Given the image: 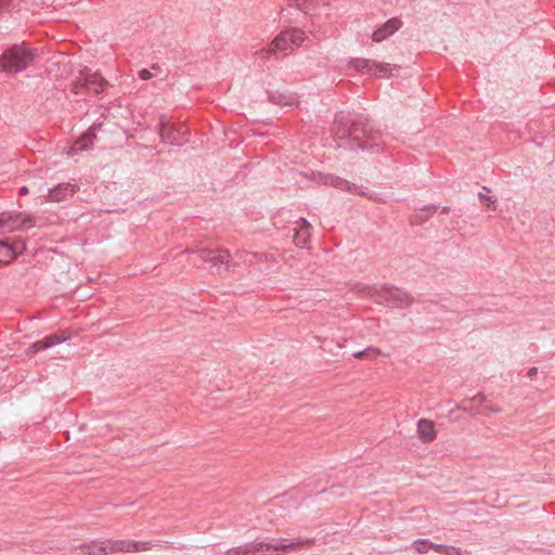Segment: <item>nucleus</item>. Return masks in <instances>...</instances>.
I'll use <instances>...</instances> for the list:
<instances>
[{
  "instance_id": "obj_1",
  "label": "nucleus",
  "mask_w": 555,
  "mask_h": 555,
  "mask_svg": "<svg viewBox=\"0 0 555 555\" xmlns=\"http://www.w3.org/2000/svg\"><path fill=\"white\" fill-rule=\"evenodd\" d=\"M334 138L339 147L351 151L372 150L383 143L380 131L367 118L344 113L335 116Z\"/></svg>"
},
{
  "instance_id": "obj_2",
  "label": "nucleus",
  "mask_w": 555,
  "mask_h": 555,
  "mask_svg": "<svg viewBox=\"0 0 555 555\" xmlns=\"http://www.w3.org/2000/svg\"><path fill=\"white\" fill-rule=\"evenodd\" d=\"M314 543V539L305 538L296 539L289 543H286V539H267L264 541L255 540L249 543L237 546L238 554L241 555H266L273 551H293L304 547H309Z\"/></svg>"
},
{
  "instance_id": "obj_3",
  "label": "nucleus",
  "mask_w": 555,
  "mask_h": 555,
  "mask_svg": "<svg viewBox=\"0 0 555 555\" xmlns=\"http://www.w3.org/2000/svg\"><path fill=\"white\" fill-rule=\"evenodd\" d=\"M38 56V50L25 44H14L3 52L0 57V68L10 74L23 72Z\"/></svg>"
},
{
  "instance_id": "obj_4",
  "label": "nucleus",
  "mask_w": 555,
  "mask_h": 555,
  "mask_svg": "<svg viewBox=\"0 0 555 555\" xmlns=\"http://www.w3.org/2000/svg\"><path fill=\"white\" fill-rule=\"evenodd\" d=\"M348 65L360 74H367L379 78L398 76L400 66L379 63L369 59H350Z\"/></svg>"
},
{
  "instance_id": "obj_5",
  "label": "nucleus",
  "mask_w": 555,
  "mask_h": 555,
  "mask_svg": "<svg viewBox=\"0 0 555 555\" xmlns=\"http://www.w3.org/2000/svg\"><path fill=\"white\" fill-rule=\"evenodd\" d=\"M106 86L107 80L100 74H85L81 72L73 81L72 90L77 95H83L87 93L98 94L103 92Z\"/></svg>"
},
{
  "instance_id": "obj_6",
  "label": "nucleus",
  "mask_w": 555,
  "mask_h": 555,
  "mask_svg": "<svg viewBox=\"0 0 555 555\" xmlns=\"http://www.w3.org/2000/svg\"><path fill=\"white\" fill-rule=\"evenodd\" d=\"M376 301L390 307L403 309L412 304L413 298L409 293L398 287L383 286L376 292Z\"/></svg>"
},
{
  "instance_id": "obj_7",
  "label": "nucleus",
  "mask_w": 555,
  "mask_h": 555,
  "mask_svg": "<svg viewBox=\"0 0 555 555\" xmlns=\"http://www.w3.org/2000/svg\"><path fill=\"white\" fill-rule=\"evenodd\" d=\"M158 133L163 142L171 145L182 146L189 142V134L185 127L169 124L164 117H160Z\"/></svg>"
},
{
  "instance_id": "obj_8",
  "label": "nucleus",
  "mask_w": 555,
  "mask_h": 555,
  "mask_svg": "<svg viewBox=\"0 0 555 555\" xmlns=\"http://www.w3.org/2000/svg\"><path fill=\"white\" fill-rule=\"evenodd\" d=\"M186 253L196 254L197 259L201 263L207 264L209 269L216 268L220 271V266L225 264V269L230 268V254L227 249H208L201 248L197 250L186 249Z\"/></svg>"
},
{
  "instance_id": "obj_9",
  "label": "nucleus",
  "mask_w": 555,
  "mask_h": 555,
  "mask_svg": "<svg viewBox=\"0 0 555 555\" xmlns=\"http://www.w3.org/2000/svg\"><path fill=\"white\" fill-rule=\"evenodd\" d=\"M306 39V35L301 29L293 28L282 31L272 41V46L276 51L282 53L292 52L295 48L299 47Z\"/></svg>"
},
{
  "instance_id": "obj_10",
  "label": "nucleus",
  "mask_w": 555,
  "mask_h": 555,
  "mask_svg": "<svg viewBox=\"0 0 555 555\" xmlns=\"http://www.w3.org/2000/svg\"><path fill=\"white\" fill-rule=\"evenodd\" d=\"M125 543L118 540L93 541L89 544H82L78 547L77 555H107L121 552Z\"/></svg>"
},
{
  "instance_id": "obj_11",
  "label": "nucleus",
  "mask_w": 555,
  "mask_h": 555,
  "mask_svg": "<svg viewBox=\"0 0 555 555\" xmlns=\"http://www.w3.org/2000/svg\"><path fill=\"white\" fill-rule=\"evenodd\" d=\"M34 227L30 217L22 212H1L0 214V231L12 232L16 230L29 229Z\"/></svg>"
},
{
  "instance_id": "obj_12",
  "label": "nucleus",
  "mask_w": 555,
  "mask_h": 555,
  "mask_svg": "<svg viewBox=\"0 0 555 555\" xmlns=\"http://www.w3.org/2000/svg\"><path fill=\"white\" fill-rule=\"evenodd\" d=\"M25 249L26 243L24 240H16L12 244L7 241H0V264L10 263Z\"/></svg>"
},
{
  "instance_id": "obj_13",
  "label": "nucleus",
  "mask_w": 555,
  "mask_h": 555,
  "mask_svg": "<svg viewBox=\"0 0 555 555\" xmlns=\"http://www.w3.org/2000/svg\"><path fill=\"white\" fill-rule=\"evenodd\" d=\"M321 182L325 185H330L341 191H347L352 194H364L361 188L357 184L331 173L322 175Z\"/></svg>"
},
{
  "instance_id": "obj_14",
  "label": "nucleus",
  "mask_w": 555,
  "mask_h": 555,
  "mask_svg": "<svg viewBox=\"0 0 555 555\" xmlns=\"http://www.w3.org/2000/svg\"><path fill=\"white\" fill-rule=\"evenodd\" d=\"M311 229H312L311 224L305 218H299L295 222V227L293 228V231H294L293 240H294V244L297 247H300V248L307 247V244L311 236Z\"/></svg>"
},
{
  "instance_id": "obj_15",
  "label": "nucleus",
  "mask_w": 555,
  "mask_h": 555,
  "mask_svg": "<svg viewBox=\"0 0 555 555\" xmlns=\"http://www.w3.org/2000/svg\"><path fill=\"white\" fill-rule=\"evenodd\" d=\"M95 128L96 125H93L87 132L81 134L69 147V150L67 151V155L75 156L79 152L89 150L96 139V135L94 133Z\"/></svg>"
},
{
  "instance_id": "obj_16",
  "label": "nucleus",
  "mask_w": 555,
  "mask_h": 555,
  "mask_svg": "<svg viewBox=\"0 0 555 555\" xmlns=\"http://www.w3.org/2000/svg\"><path fill=\"white\" fill-rule=\"evenodd\" d=\"M76 191L75 185L70 183H60L54 188L49 189L46 196L47 202H63L74 195Z\"/></svg>"
},
{
  "instance_id": "obj_17",
  "label": "nucleus",
  "mask_w": 555,
  "mask_h": 555,
  "mask_svg": "<svg viewBox=\"0 0 555 555\" xmlns=\"http://www.w3.org/2000/svg\"><path fill=\"white\" fill-rule=\"evenodd\" d=\"M401 25L402 22L399 18H390L373 33L372 39L375 42H382L393 35L401 27Z\"/></svg>"
},
{
  "instance_id": "obj_18",
  "label": "nucleus",
  "mask_w": 555,
  "mask_h": 555,
  "mask_svg": "<svg viewBox=\"0 0 555 555\" xmlns=\"http://www.w3.org/2000/svg\"><path fill=\"white\" fill-rule=\"evenodd\" d=\"M417 434L424 443L431 442L436 439L437 433L435 430L434 422L422 418L417 422Z\"/></svg>"
},
{
  "instance_id": "obj_19",
  "label": "nucleus",
  "mask_w": 555,
  "mask_h": 555,
  "mask_svg": "<svg viewBox=\"0 0 555 555\" xmlns=\"http://www.w3.org/2000/svg\"><path fill=\"white\" fill-rule=\"evenodd\" d=\"M269 101L281 107H293L298 105V96L295 93L271 92Z\"/></svg>"
},
{
  "instance_id": "obj_20",
  "label": "nucleus",
  "mask_w": 555,
  "mask_h": 555,
  "mask_svg": "<svg viewBox=\"0 0 555 555\" xmlns=\"http://www.w3.org/2000/svg\"><path fill=\"white\" fill-rule=\"evenodd\" d=\"M65 340H66V338L60 336L59 334H51V335L46 336L44 338L34 343L31 345V349L34 351L44 350V349L51 348L53 346H56Z\"/></svg>"
},
{
  "instance_id": "obj_21",
  "label": "nucleus",
  "mask_w": 555,
  "mask_h": 555,
  "mask_svg": "<svg viewBox=\"0 0 555 555\" xmlns=\"http://www.w3.org/2000/svg\"><path fill=\"white\" fill-rule=\"evenodd\" d=\"M121 541L125 543L121 552H144L152 550V547L155 545L153 542H132L126 540Z\"/></svg>"
},
{
  "instance_id": "obj_22",
  "label": "nucleus",
  "mask_w": 555,
  "mask_h": 555,
  "mask_svg": "<svg viewBox=\"0 0 555 555\" xmlns=\"http://www.w3.org/2000/svg\"><path fill=\"white\" fill-rule=\"evenodd\" d=\"M414 550L420 554H426L429 548V541L426 539H418L413 543Z\"/></svg>"
},
{
  "instance_id": "obj_23",
  "label": "nucleus",
  "mask_w": 555,
  "mask_h": 555,
  "mask_svg": "<svg viewBox=\"0 0 555 555\" xmlns=\"http://www.w3.org/2000/svg\"><path fill=\"white\" fill-rule=\"evenodd\" d=\"M369 353H374V357H378V356L383 354L378 348L367 347L363 350L354 352L352 356H353V358L360 359V358H364L365 354H369Z\"/></svg>"
},
{
  "instance_id": "obj_24",
  "label": "nucleus",
  "mask_w": 555,
  "mask_h": 555,
  "mask_svg": "<svg viewBox=\"0 0 555 555\" xmlns=\"http://www.w3.org/2000/svg\"><path fill=\"white\" fill-rule=\"evenodd\" d=\"M279 51L271 44L268 48H263L256 52V54L263 61L269 60L272 55H275Z\"/></svg>"
},
{
  "instance_id": "obj_25",
  "label": "nucleus",
  "mask_w": 555,
  "mask_h": 555,
  "mask_svg": "<svg viewBox=\"0 0 555 555\" xmlns=\"http://www.w3.org/2000/svg\"><path fill=\"white\" fill-rule=\"evenodd\" d=\"M447 547H448V545L437 544V543L429 542V548L433 550L434 552L438 553V554H443L444 555V553L447 551Z\"/></svg>"
},
{
  "instance_id": "obj_26",
  "label": "nucleus",
  "mask_w": 555,
  "mask_h": 555,
  "mask_svg": "<svg viewBox=\"0 0 555 555\" xmlns=\"http://www.w3.org/2000/svg\"><path fill=\"white\" fill-rule=\"evenodd\" d=\"M17 0H0V11L4 9L15 8Z\"/></svg>"
},
{
  "instance_id": "obj_27",
  "label": "nucleus",
  "mask_w": 555,
  "mask_h": 555,
  "mask_svg": "<svg viewBox=\"0 0 555 555\" xmlns=\"http://www.w3.org/2000/svg\"><path fill=\"white\" fill-rule=\"evenodd\" d=\"M139 77L142 80H149L153 77V74L149 69L143 68V69L139 70Z\"/></svg>"
},
{
  "instance_id": "obj_28",
  "label": "nucleus",
  "mask_w": 555,
  "mask_h": 555,
  "mask_svg": "<svg viewBox=\"0 0 555 555\" xmlns=\"http://www.w3.org/2000/svg\"><path fill=\"white\" fill-rule=\"evenodd\" d=\"M444 555H462V552L460 548L457 547H454V546H449L447 547V551L444 553Z\"/></svg>"
},
{
  "instance_id": "obj_29",
  "label": "nucleus",
  "mask_w": 555,
  "mask_h": 555,
  "mask_svg": "<svg viewBox=\"0 0 555 555\" xmlns=\"http://www.w3.org/2000/svg\"><path fill=\"white\" fill-rule=\"evenodd\" d=\"M479 198H480L481 201H488V202H489L488 206H490V205H494V204H495V202H496L494 198H492V197H490V196H487V195H486V194H483V193H479Z\"/></svg>"
},
{
  "instance_id": "obj_30",
  "label": "nucleus",
  "mask_w": 555,
  "mask_h": 555,
  "mask_svg": "<svg viewBox=\"0 0 555 555\" xmlns=\"http://www.w3.org/2000/svg\"><path fill=\"white\" fill-rule=\"evenodd\" d=\"M538 373V369L535 366L530 367L527 372V376L529 378H532Z\"/></svg>"
},
{
  "instance_id": "obj_31",
  "label": "nucleus",
  "mask_w": 555,
  "mask_h": 555,
  "mask_svg": "<svg viewBox=\"0 0 555 555\" xmlns=\"http://www.w3.org/2000/svg\"><path fill=\"white\" fill-rule=\"evenodd\" d=\"M224 555H241V554H238V548L236 546V547H232V548L228 550Z\"/></svg>"
},
{
  "instance_id": "obj_32",
  "label": "nucleus",
  "mask_w": 555,
  "mask_h": 555,
  "mask_svg": "<svg viewBox=\"0 0 555 555\" xmlns=\"http://www.w3.org/2000/svg\"><path fill=\"white\" fill-rule=\"evenodd\" d=\"M475 401L483 402V401H485V397H483V396H481V395H478V396H476V397H474V398L469 399V401H468V402H475Z\"/></svg>"
},
{
  "instance_id": "obj_33",
  "label": "nucleus",
  "mask_w": 555,
  "mask_h": 555,
  "mask_svg": "<svg viewBox=\"0 0 555 555\" xmlns=\"http://www.w3.org/2000/svg\"><path fill=\"white\" fill-rule=\"evenodd\" d=\"M298 7L304 4H310L311 0H293Z\"/></svg>"
},
{
  "instance_id": "obj_34",
  "label": "nucleus",
  "mask_w": 555,
  "mask_h": 555,
  "mask_svg": "<svg viewBox=\"0 0 555 555\" xmlns=\"http://www.w3.org/2000/svg\"><path fill=\"white\" fill-rule=\"evenodd\" d=\"M28 192H29V191H28V188H27V186H22V188L20 189V191H18V194H20V195H26V194H28Z\"/></svg>"
},
{
  "instance_id": "obj_35",
  "label": "nucleus",
  "mask_w": 555,
  "mask_h": 555,
  "mask_svg": "<svg viewBox=\"0 0 555 555\" xmlns=\"http://www.w3.org/2000/svg\"><path fill=\"white\" fill-rule=\"evenodd\" d=\"M319 2H323L324 4H326V0H311L310 4L312 3H319Z\"/></svg>"
},
{
  "instance_id": "obj_36",
  "label": "nucleus",
  "mask_w": 555,
  "mask_h": 555,
  "mask_svg": "<svg viewBox=\"0 0 555 555\" xmlns=\"http://www.w3.org/2000/svg\"><path fill=\"white\" fill-rule=\"evenodd\" d=\"M246 257L256 258V257H258V255L253 253V254H247Z\"/></svg>"
},
{
  "instance_id": "obj_37",
  "label": "nucleus",
  "mask_w": 555,
  "mask_h": 555,
  "mask_svg": "<svg viewBox=\"0 0 555 555\" xmlns=\"http://www.w3.org/2000/svg\"><path fill=\"white\" fill-rule=\"evenodd\" d=\"M365 358L375 359L376 357H374V353H369V354H365Z\"/></svg>"
},
{
  "instance_id": "obj_38",
  "label": "nucleus",
  "mask_w": 555,
  "mask_h": 555,
  "mask_svg": "<svg viewBox=\"0 0 555 555\" xmlns=\"http://www.w3.org/2000/svg\"><path fill=\"white\" fill-rule=\"evenodd\" d=\"M448 211H449V207H442V209H441V212H442V214H446V212H448Z\"/></svg>"
}]
</instances>
